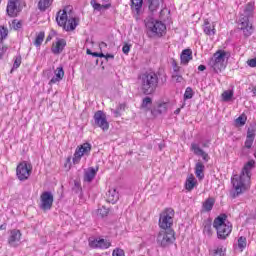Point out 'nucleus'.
<instances>
[{
    "label": "nucleus",
    "instance_id": "nucleus-18",
    "mask_svg": "<svg viewBox=\"0 0 256 256\" xmlns=\"http://www.w3.org/2000/svg\"><path fill=\"white\" fill-rule=\"evenodd\" d=\"M191 151H193L194 155H197L198 157H202L203 161L207 163L209 161V154L204 152L203 149L199 146L197 143L191 144Z\"/></svg>",
    "mask_w": 256,
    "mask_h": 256
},
{
    "label": "nucleus",
    "instance_id": "nucleus-21",
    "mask_svg": "<svg viewBox=\"0 0 256 256\" xmlns=\"http://www.w3.org/2000/svg\"><path fill=\"white\" fill-rule=\"evenodd\" d=\"M254 142H255V130L248 129L246 140L244 142L245 149H251L253 147Z\"/></svg>",
    "mask_w": 256,
    "mask_h": 256
},
{
    "label": "nucleus",
    "instance_id": "nucleus-6",
    "mask_svg": "<svg viewBox=\"0 0 256 256\" xmlns=\"http://www.w3.org/2000/svg\"><path fill=\"white\" fill-rule=\"evenodd\" d=\"M156 243L159 247H169L175 243V231L173 229H162L156 238Z\"/></svg>",
    "mask_w": 256,
    "mask_h": 256
},
{
    "label": "nucleus",
    "instance_id": "nucleus-5",
    "mask_svg": "<svg viewBox=\"0 0 256 256\" xmlns=\"http://www.w3.org/2000/svg\"><path fill=\"white\" fill-rule=\"evenodd\" d=\"M229 57V53L224 50H218L214 53L213 58L210 60L209 65L216 73H221L225 70L227 65L225 64V59Z\"/></svg>",
    "mask_w": 256,
    "mask_h": 256
},
{
    "label": "nucleus",
    "instance_id": "nucleus-36",
    "mask_svg": "<svg viewBox=\"0 0 256 256\" xmlns=\"http://www.w3.org/2000/svg\"><path fill=\"white\" fill-rule=\"evenodd\" d=\"M245 247H247V238L245 236H241L238 238V249H240V251H244Z\"/></svg>",
    "mask_w": 256,
    "mask_h": 256
},
{
    "label": "nucleus",
    "instance_id": "nucleus-61",
    "mask_svg": "<svg viewBox=\"0 0 256 256\" xmlns=\"http://www.w3.org/2000/svg\"><path fill=\"white\" fill-rule=\"evenodd\" d=\"M163 147H164V146H163L162 144L159 145L160 151H161V149H163Z\"/></svg>",
    "mask_w": 256,
    "mask_h": 256
},
{
    "label": "nucleus",
    "instance_id": "nucleus-55",
    "mask_svg": "<svg viewBox=\"0 0 256 256\" xmlns=\"http://www.w3.org/2000/svg\"><path fill=\"white\" fill-rule=\"evenodd\" d=\"M106 59H115V56L113 54H107L106 56L104 55Z\"/></svg>",
    "mask_w": 256,
    "mask_h": 256
},
{
    "label": "nucleus",
    "instance_id": "nucleus-27",
    "mask_svg": "<svg viewBox=\"0 0 256 256\" xmlns=\"http://www.w3.org/2000/svg\"><path fill=\"white\" fill-rule=\"evenodd\" d=\"M205 171V165L203 162H198L195 165V175L198 179H204L205 174L203 173Z\"/></svg>",
    "mask_w": 256,
    "mask_h": 256
},
{
    "label": "nucleus",
    "instance_id": "nucleus-53",
    "mask_svg": "<svg viewBox=\"0 0 256 256\" xmlns=\"http://www.w3.org/2000/svg\"><path fill=\"white\" fill-rule=\"evenodd\" d=\"M99 47H100V49H105V48H107V43L101 42V43L99 44Z\"/></svg>",
    "mask_w": 256,
    "mask_h": 256
},
{
    "label": "nucleus",
    "instance_id": "nucleus-8",
    "mask_svg": "<svg viewBox=\"0 0 256 256\" xmlns=\"http://www.w3.org/2000/svg\"><path fill=\"white\" fill-rule=\"evenodd\" d=\"M146 28L152 35H158V37H163V33H165L167 26L163 24V22L159 20H155L153 18L146 20Z\"/></svg>",
    "mask_w": 256,
    "mask_h": 256
},
{
    "label": "nucleus",
    "instance_id": "nucleus-7",
    "mask_svg": "<svg viewBox=\"0 0 256 256\" xmlns=\"http://www.w3.org/2000/svg\"><path fill=\"white\" fill-rule=\"evenodd\" d=\"M175 217V210L172 208L165 209L159 218V228L160 229H171L173 226V218Z\"/></svg>",
    "mask_w": 256,
    "mask_h": 256
},
{
    "label": "nucleus",
    "instance_id": "nucleus-33",
    "mask_svg": "<svg viewBox=\"0 0 256 256\" xmlns=\"http://www.w3.org/2000/svg\"><path fill=\"white\" fill-rule=\"evenodd\" d=\"M254 9H255V5L251 2L248 3L244 9V17H247L248 19H249V17H253Z\"/></svg>",
    "mask_w": 256,
    "mask_h": 256
},
{
    "label": "nucleus",
    "instance_id": "nucleus-3",
    "mask_svg": "<svg viewBox=\"0 0 256 256\" xmlns=\"http://www.w3.org/2000/svg\"><path fill=\"white\" fill-rule=\"evenodd\" d=\"M213 227L217 231L218 239H227L233 231V225L227 221V215L222 214L214 219Z\"/></svg>",
    "mask_w": 256,
    "mask_h": 256
},
{
    "label": "nucleus",
    "instance_id": "nucleus-16",
    "mask_svg": "<svg viewBox=\"0 0 256 256\" xmlns=\"http://www.w3.org/2000/svg\"><path fill=\"white\" fill-rule=\"evenodd\" d=\"M21 236V230H10L8 237V245H10V247H17V245H19V241H21Z\"/></svg>",
    "mask_w": 256,
    "mask_h": 256
},
{
    "label": "nucleus",
    "instance_id": "nucleus-17",
    "mask_svg": "<svg viewBox=\"0 0 256 256\" xmlns=\"http://www.w3.org/2000/svg\"><path fill=\"white\" fill-rule=\"evenodd\" d=\"M65 47H67V41L63 38H58L57 41L52 43L51 51L54 55H61Z\"/></svg>",
    "mask_w": 256,
    "mask_h": 256
},
{
    "label": "nucleus",
    "instance_id": "nucleus-58",
    "mask_svg": "<svg viewBox=\"0 0 256 256\" xmlns=\"http://www.w3.org/2000/svg\"><path fill=\"white\" fill-rule=\"evenodd\" d=\"M119 109H120V110H121V109L125 110V104H120V105H119Z\"/></svg>",
    "mask_w": 256,
    "mask_h": 256
},
{
    "label": "nucleus",
    "instance_id": "nucleus-63",
    "mask_svg": "<svg viewBox=\"0 0 256 256\" xmlns=\"http://www.w3.org/2000/svg\"><path fill=\"white\" fill-rule=\"evenodd\" d=\"M103 1V3H108L109 2V0H102Z\"/></svg>",
    "mask_w": 256,
    "mask_h": 256
},
{
    "label": "nucleus",
    "instance_id": "nucleus-10",
    "mask_svg": "<svg viewBox=\"0 0 256 256\" xmlns=\"http://www.w3.org/2000/svg\"><path fill=\"white\" fill-rule=\"evenodd\" d=\"M25 6V0H9L6 8L7 14L9 17H17Z\"/></svg>",
    "mask_w": 256,
    "mask_h": 256
},
{
    "label": "nucleus",
    "instance_id": "nucleus-19",
    "mask_svg": "<svg viewBox=\"0 0 256 256\" xmlns=\"http://www.w3.org/2000/svg\"><path fill=\"white\" fill-rule=\"evenodd\" d=\"M203 31L208 37H215L217 30L215 29V22L211 24L209 20H205L203 24Z\"/></svg>",
    "mask_w": 256,
    "mask_h": 256
},
{
    "label": "nucleus",
    "instance_id": "nucleus-24",
    "mask_svg": "<svg viewBox=\"0 0 256 256\" xmlns=\"http://www.w3.org/2000/svg\"><path fill=\"white\" fill-rule=\"evenodd\" d=\"M97 171H99V168H93L90 167L86 170V172L84 173V181H86V183H91V181H93L97 175Z\"/></svg>",
    "mask_w": 256,
    "mask_h": 256
},
{
    "label": "nucleus",
    "instance_id": "nucleus-42",
    "mask_svg": "<svg viewBox=\"0 0 256 256\" xmlns=\"http://www.w3.org/2000/svg\"><path fill=\"white\" fill-rule=\"evenodd\" d=\"M236 123L238 125H245L247 123V117L245 115H241L236 119Z\"/></svg>",
    "mask_w": 256,
    "mask_h": 256
},
{
    "label": "nucleus",
    "instance_id": "nucleus-54",
    "mask_svg": "<svg viewBox=\"0 0 256 256\" xmlns=\"http://www.w3.org/2000/svg\"><path fill=\"white\" fill-rule=\"evenodd\" d=\"M205 69H207V67L205 65L198 66V71H205Z\"/></svg>",
    "mask_w": 256,
    "mask_h": 256
},
{
    "label": "nucleus",
    "instance_id": "nucleus-34",
    "mask_svg": "<svg viewBox=\"0 0 256 256\" xmlns=\"http://www.w3.org/2000/svg\"><path fill=\"white\" fill-rule=\"evenodd\" d=\"M204 235H207L208 237H211L213 235V229L211 221H205L204 222V229H203Z\"/></svg>",
    "mask_w": 256,
    "mask_h": 256
},
{
    "label": "nucleus",
    "instance_id": "nucleus-44",
    "mask_svg": "<svg viewBox=\"0 0 256 256\" xmlns=\"http://www.w3.org/2000/svg\"><path fill=\"white\" fill-rule=\"evenodd\" d=\"M7 37V29L5 27H0V39H6Z\"/></svg>",
    "mask_w": 256,
    "mask_h": 256
},
{
    "label": "nucleus",
    "instance_id": "nucleus-45",
    "mask_svg": "<svg viewBox=\"0 0 256 256\" xmlns=\"http://www.w3.org/2000/svg\"><path fill=\"white\" fill-rule=\"evenodd\" d=\"M22 25H23V24H22L21 21H19V20H13V22H12V27H13L15 30L21 29Z\"/></svg>",
    "mask_w": 256,
    "mask_h": 256
},
{
    "label": "nucleus",
    "instance_id": "nucleus-38",
    "mask_svg": "<svg viewBox=\"0 0 256 256\" xmlns=\"http://www.w3.org/2000/svg\"><path fill=\"white\" fill-rule=\"evenodd\" d=\"M193 95H195L193 88L187 87L184 93V100L187 101V99H193Z\"/></svg>",
    "mask_w": 256,
    "mask_h": 256
},
{
    "label": "nucleus",
    "instance_id": "nucleus-39",
    "mask_svg": "<svg viewBox=\"0 0 256 256\" xmlns=\"http://www.w3.org/2000/svg\"><path fill=\"white\" fill-rule=\"evenodd\" d=\"M225 247L218 246L216 249H214V256H225Z\"/></svg>",
    "mask_w": 256,
    "mask_h": 256
},
{
    "label": "nucleus",
    "instance_id": "nucleus-51",
    "mask_svg": "<svg viewBox=\"0 0 256 256\" xmlns=\"http://www.w3.org/2000/svg\"><path fill=\"white\" fill-rule=\"evenodd\" d=\"M173 71H181V67L177 65V62L172 63Z\"/></svg>",
    "mask_w": 256,
    "mask_h": 256
},
{
    "label": "nucleus",
    "instance_id": "nucleus-22",
    "mask_svg": "<svg viewBox=\"0 0 256 256\" xmlns=\"http://www.w3.org/2000/svg\"><path fill=\"white\" fill-rule=\"evenodd\" d=\"M150 13L159 11V7L163 5V0H145Z\"/></svg>",
    "mask_w": 256,
    "mask_h": 256
},
{
    "label": "nucleus",
    "instance_id": "nucleus-1",
    "mask_svg": "<svg viewBox=\"0 0 256 256\" xmlns=\"http://www.w3.org/2000/svg\"><path fill=\"white\" fill-rule=\"evenodd\" d=\"M253 169H255V160H250L244 165L241 174L235 175L232 178V185L235 191L232 194L233 199L249 189V185H251V171Z\"/></svg>",
    "mask_w": 256,
    "mask_h": 256
},
{
    "label": "nucleus",
    "instance_id": "nucleus-30",
    "mask_svg": "<svg viewBox=\"0 0 256 256\" xmlns=\"http://www.w3.org/2000/svg\"><path fill=\"white\" fill-rule=\"evenodd\" d=\"M195 185H197V180L195 179L194 175H190L187 179H186V190L187 191H193V189H195Z\"/></svg>",
    "mask_w": 256,
    "mask_h": 256
},
{
    "label": "nucleus",
    "instance_id": "nucleus-20",
    "mask_svg": "<svg viewBox=\"0 0 256 256\" xmlns=\"http://www.w3.org/2000/svg\"><path fill=\"white\" fill-rule=\"evenodd\" d=\"M63 77H65V71L63 70V67L60 66L54 71V76L49 81V85H55L56 83L63 81Z\"/></svg>",
    "mask_w": 256,
    "mask_h": 256
},
{
    "label": "nucleus",
    "instance_id": "nucleus-43",
    "mask_svg": "<svg viewBox=\"0 0 256 256\" xmlns=\"http://www.w3.org/2000/svg\"><path fill=\"white\" fill-rule=\"evenodd\" d=\"M21 67V56H16L13 64V69H19Z\"/></svg>",
    "mask_w": 256,
    "mask_h": 256
},
{
    "label": "nucleus",
    "instance_id": "nucleus-14",
    "mask_svg": "<svg viewBox=\"0 0 256 256\" xmlns=\"http://www.w3.org/2000/svg\"><path fill=\"white\" fill-rule=\"evenodd\" d=\"M238 29L242 31L244 37H251L253 35V24L249 22L247 17H242L238 23Z\"/></svg>",
    "mask_w": 256,
    "mask_h": 256
},
{
    "label": "nucleus",
    "instance_id": "nucleus-4",
    "mask_svg": "<svg viewBox=\"0 0 256 256\" xmlns=\"http://www.w3.org/2000/svg\"><path fill=\"white\" fill-rule=\"evenodd\" d=\"M67 9L60 10L57 13L56 21L60 27H63L65 31H75L77 27V20L75 17L71 16V12L67 13Z\"/></svg>",
    "mask_w": 256,
    "mask_h": 256
},
{
    "label": "nucleus",
    "instance_id": "nucleus-15",
    "mask_svg": "<svg viewBox=\"0 0 256 256\" xmlns=\"http://www.w3.org/2000/svg\"><path fill=\"white\" fill-rule=\"evenodd\" d=\"M89 247L91 249H109L111 241L103 238L89 239Z\"/></svg>",
    "mask_w": 256,
    "mask_h": 256
},
{
    "label": "nucleus",
    "instance_id": "nucleus-35",
    "mask_svg": "<svg viewBox=\"0 0 256 256\" xmlns=\"http://www.w3.org/2000/svg\"><path fill=\"white\" fill-rule=\"evenodd\" d=\"M43 41H45V32H39L36 35V38L34 41L35 47H41V45L43 44Z\"/></svg>",
    "mask_w": 256,
    "mask_h": 256
},
{
    "label": "nucleus",
    "instance_id": "nucleus-9",
    "mask_svg": "<svg viewBox=\"0 0 256 256\" xmlns=\"http://www.w3.org/2000/svg\"><path fill=\"white\" fill-rule=\"evenodd\" d=\"M91 149V144L87 142L77 146L72 158L74 165H79V163H81L82 157H89V155H91Z\"/></svg>",
    "mask_w": 256,
    "mask_h": 256
},
{
    "label": "nucleus",
    "instance_id": "nucleus-28",
    "mask_svg": "<svg viewBox=\"0 0 256 256\" xmlns=\"http://www.w3.org/2000/svg\"><path fill=\"white\" fill-rule=\"evenodd\" d=\"M215 206V198L209 197L206 199L202 204V209L206 212L212 211L213 207Z\"/></svg>",
    "mask_w": 256,
    "mask_h": 256
},
{
    "label": "nucleus",
    "instance_id": "nucleus-52",
    "mask_svg": "<svg viewBox=\"0 0 256 256\" xmlns=\"http://www.w3.org/2000/svg\"><path fill=\"white\" fill-rule=\"evenodd\" d=\"M92 55H93V57H105V54L97 53V52L92 53Z\"/></svg>",
    "mask_w": 256,
    "mask_h": 256
},
{
    "label": "nucleus",
    "instance_id": "nucleus-49",
    "mask_svg": "<svg viewBox=\"0 0 256 256\" xmlns=\"http://www.w3.org/2000/svg\"><path fill=\"white\" fill-rule=\"evenodd\" d=\"M7 53V46H1L0 47V59H3V55Z\"/></svg>",
    "mask_w": 256,
    "mask_h": 256
},
{
    "label": "nucleus",
    "instance_id": "nucleus-23",
    "mask_svg": "<svg viewBox=\"0 0 256 256\" xmlns=\"http://www.w3.org/2000/svg\"><path fill=\"white\" fill-rule=\"evenodd\" d=\"M106 197L108 203L115 204L117 201H119V192H117V189L115 188H110L106 193Z\"/></svg>",
    "mask_w": 256,
    "mask_h": 256
},
{
    "label": "nucleus",
    "instance_id": "nucleus-11",
    "mask_svg": "<svg viewBox=\"0 0 256 256\" xmlns=\"http://www.w3.org/2000/svg\"><path fill=\"white\" fill-rule=\"evenodd\" d=\"M33 171V166L26 161L21 162L16 168V175L19 181H27L31 177V172Z\"/></svg>",
    "mask_w": 256,
    "mask_h": 256
},
{
    "label": "nucleus",
    "instance_id": "nucleus-32",
    "mask_svg": "<svg viewBox=\"0 0 256 256\" xmlns=\"http://www.w3.org/2000/svg\"><path fill=\"white\" fill-rule=\"evenodd\" d=\"M51 5H53V0H39L38 9L39 11H47Z\"/></svg>",
    "mask_w": 256,
    "mask_h": 256
},
{
    "label": "nucleus",
    "instance_id": "nucleus-48",
    "mask_svg": "<svg viewBox=\"0 0 256 256\" xmlns=\"http://www.w3.org/2000/svg\"><path fill=\"white\" fill-rule=\"evenodd\" d=\"M122 51L124 55H129V51H131V46H129V44H125L122 48Z\"/></svg>",
    "mask_w": 256,
    "mask_h": 256
},
{
    "label": "nucleus",
    "instance_id": "nucleus-26",
    "mask_svg": "<svg viewBox=\"0 0 256 256\" xmlns=\"http://www.w3.org/2000/svg\"><path fill=\"white\" fill-rule=\"evenodd\" d=\"M130 7L133 13H136V15H140L141 9L143 7V0H131Z\"/></svg>",
    "mask_w": 256,
    "mask_h": 256
},
{
    "label": "nucleus",
    "instance_id": "nucleus-60",
    "mask_svg": "<svg viewBox=\"0 0 256 256\" xmlns=\"http://www.w3.org/2000/svg\"><path fill=\"white\" fill-rule=\"evenodd\" d=\"M87 55H93V53L89 49H87Z\"/></svg>",
    "mask_w": 256,
    "mask_h": 256
},
{
    "label": "nucleus",
    "instance_id": "nucleus-41",
    "mask_svg": "<svg viewBox=\"0 0 256 256\" xmlns=\"http://www.w3.org/2000/svg\"><path fill=\"white\" fill-rule=\"evenodd\" d=\"M112 256H125V251L121 248H116L113 250Z\"/></svg>",
    "mask_w": 256,
    "mask_h": 256
},
{
    "label": "nucleus",
    "instance_id": "nucleus-12",
    "mask_svg": "<svg viewBox=\"0 0 256 256\" xmlns=\"http://www.w3.org/2000/svg\"><path fill=\"white\" fill-rule=\"evenodd\" d=\"M53 193L46 191L43 192L40 195V203H39V208L42 211H51V208L53 207Z\"/></svg>",
    "mask_w": 256,
    "mask_h": 256
},
{
    "label": "nucleus",
    "instance_id": "nucleus-46",
    "mask_svg": "<svg viewBox=\"0 0 256 256\" xmlns=\"http://www.w3.org/2000/svg\"><path fill=\"white\" fill-rule=\"evenodd\" d=\"M152 100L150 97H145L142 102V107H147L148 105H151Z\"/></svg>",
    "mask_w": 256,
    "mask_h": 256
},
{
    "label": "nucleus",
    "instance_id": "nucleus-50",
    "mask_svg": "<svg viewBox=\"0 0 256 256\" xmlns=\"http://www.w3.org/2000/svg\"><path fill=\"white\" fill-rule=\"evenodd\" d=\"M249 67H256V58L248 60Z\"/></svg>",
    "mask_w": 256,
    "mask_h": 256
},
{
    "label": "nucleus",
    "instance_id": "nucleus-13",
    "mask_svg": "<svg viewBox=\"0 0 256 256\" xmlns=\"http://www.w3.org/2000/svg\"><path fill=\"white\" fill-rule=\"evenodd\" d=\"M94 123L96 127H100L102 131H109V122L107 121V114L98 110L94 114Z\"/></svg>",
    "mask_w": 256,
    "mask_h": 256
},
{
    "label": "nucleus",
    "instance_id": "nucleus-29",
    "mask_svg": "<svg viewBox=\"0 0 256 256\" xmlns=\"http://www.w3.org/2000/svg\"><path fill=\"white\" fill-rule=\"evenodd\" d=\"M90 5L94 9V11H101L102 9H111V3L100 4V3H97V0H91Z\"/></svg>",
    "mask_w": 256,
    "mask_h": 256
},
{
    "label": "nucleus",
    "instance_id": "nucleus-25",
    "mask_svg": "<svg viewBox=\"0 0 256 256\" xmlns=\"http://www.w3.org/2000/svg\"><path fill=\"white\" fill-rule=\"evenodd\" d=\"M180 59H181L182 65H188L189 61L193 59V51H191V49L183 50L181 53Z\"/></svg>",
    "mask_w": 256,
    "mask_h": 256
},
{
    "label": "nucleus",
    "instance_id": "nucleus-56",
    "mask_svg": "<svg viewBox=\"0 0 256 256\" xmlns=\"http://www.w3.org/2000/svg\"><path fill=\"white\" fill-rule=\"evenodd\" d=\"M176 75H181V70L172 72V77H175Z\"/></svg>",
    "mask_w": 256,
    "mask_h": 256
},
{
    "label": "nucleus",
    "instance_id": "nucleus-59",
    "mask_svg": "<svg viewBox=\"0 0 256 256\" xmlns=\"http://www.w3.org/2000/svg\"><path fill=\"white\" fill-rule=\"evenodd\" d=\"M179 113H181V109L178 108L175 110V115H179Z\"/></svg>",
    "mask_w": 256,
    "mask_h": 256
},
{
    "label": "nucleus",
    "instance_id": "nucleus-64",
    "mask_svg": "<svg viewBox=\"0 0 256 256\" xmlns=\"http://www.w3.org/2000/svg\"><path fill=\"white\" fill-rule=\"evenodd\" d=\"M47 41H51V37H48V38H47Z\"/></svg>",
    "mask_w": 256,
    "mask_h": 256
},
{
    "label": "nucleus",
    "instance_id": "nucleus-40",
    "mask_svg": "<svg viewBox=\"0 0 256 256\" xmlns=\"http://www.w3.org/2000/svg\"><path fill=\"white\" fill-rule=\"evenodd\" d=\"M98 215H100V217H107V215H109V210L107 207L102 206L98 209Z\"/></svg>",
    "mask_w": 256,
    "mask_h": 256
},
{
    "label": "nucleus",
    "instance_id": "nucleus-2",
    "mask_svg": "<svg viewBox=\"0 0 256 256\" xmlns=\"http://www.w3.org/2000/svg\"><path fill=\"white\" fill-rule=\"evenodd\" d=\"M138 85L144 95H153L159 87V75L155 72H144L138 76Z\"/></svg>",
    "mask_w": 256,
    "mask_h": 256
},
{
    "label": "nucleus",
    "instance_id": "nucleus-57",
    "mask_svg": "<svg viewBox=\"0 0 256 256\" xmlns=\"http://www.w3.org/2000/svg\"><path fill=\"white\" fill-rule=\"evenodd\" d=\"M5 229H7V225L6 224H2L0 226V231H5Z\"/></svg>",
    "mask_w": 256,
    "mask_h": 256
},
{
    "label": "nucleus",
    "instance_id": "nucleus-31",
    "mask_svg": "<svg viewBox=\"0 0 256 256\" xmlns=\"http://www.w3.org/2000/svg\"><path fill=\"white\" fill-rule=\"evenodd\" d=\"M152 115L167 113V103H161L151 111Z\"/></svg>",
    "mask_w": 256,
    "mask_h": 256
},
{
    "label": "nucleus",
    "instance_id": "nucleus-47",
    "mask_svg": "<svg viewBox=\"0 0 256 256\" xmlns=\"http://www.w3.org/2000/svg\"><path fill=\"white\" fill-rule=\"evenodd\" d=\"M173 81H175V83H183V76L180 74V75H176L174 77H172Z\"/></svg>",
    "mask_w": 256,
    "mask_h": 256
},
{
    "label": "nucleus",
    "instance_id": "nucleus-62",
    "mask_svg": "<svg viewBox=\"0 0 256 256\" xmlns=\"http://www.w3.org/2000/svg\"><path fill=\"white\" fill-rule=\"evenodd\" d=\"M202 147H209V146L207 145V143H204V144L202 145Z\"/></svg>",
    "mask_w": 256,
    "mask_h": 256
},
{
    "label": "nucleus",
    "instance_id": "nucleus-37",
    "mask_svg": "<svg viewBox=\"0 0 256 256\" xmlns=\"http://www.w3.org/2000/svg\"><path fill=\"white\" fill-rule=\"evenodd\" d=\"M234 92L233 90H226L222 93V100L223 101H231L233 99Z\"/></svg>",
    "mask_w": 256,
    "mask_h": 256
}]
</instances>
